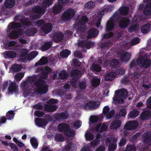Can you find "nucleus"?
<instances>
[{"label":"nucleus","mask_w":151,"mask_h":151,"mask_svg":"<svg viewBox=\"0 0 151 151\" xmlns=\"http://www.w3.org/2000/svg\"><path fill=\"white\" fill-rule=\"evenodd\" d=\"M85 136L86 139L89 141L93 139L94 137L93 135L88 132H86Z\"/></svg>","instance_id":"nucleus-59"},{"label":"nucleus","mask_w":151,"mask_h":151,"mask_svg":"<svg viewBox=\"0 0 151 151\" xmlns=\"http://www.w3.org/2000/svg\"><path fill=\"white\" fill-rule=\"evenodd\" d=\"M142 139L144 142L147 143L151 141V134L149 132H145L142 135Z\"/></svg>","instance_id":"nucleus-23"},{"label":"nucleus","mask_w":151,"mask_h":151,"mask_svg":"<svg viewBox=\"0 0 151 151\" xmlns=\"http://www.w3.org/2000/svg\"><path fill=\"white\" fill-rule=\"evenodd\" d=\"M71 53V51L68 49L63 50L60 52V55L62 58L68 57Z\"/></svg>","instance_id":"nucleus-44"},{"label":"nucleus","mask_w":151,"mask_h":151,"mask_svg":"<svg viewBox=\"0 0 151 151\" xmlns=\"http://www.w3.org/2000/svg\"><path fill=\"white\" fill-rule=\"evenodd\" d=\"M138 125V123L136 121H130L126 124L124 127L126 129L133 130L135 129Z\"/></svg>","instance_id":"nucleus-7"},{"label":"nucleus","mask_w":151,"mask_h":151,"mask_svg":"<svg viewBox=\"0 0 151 151\" xmlns=\"http://www.w3.org/2000/svg\"><path fill=\"white\" fill-rule=\"evenodd\" d=\"M7 91L9 93L17 94L19 92L18 86L15 82H11L9 84Z\"/></svg>","instance_id":"nucleus-4"},{"label":"nucleus","mask_w":151,"mask_h":151,"mask_svg":"<svg viewBox=\"0 0 151 151\" xmlns=\"http://www.w3.org/2000/svg\"><path fill=\"white\" fill-rule=\"evenodd\" d=\"M100 79L98 78H93L91 80V85L94 87H96L100 84Z\"/></svg>","instance_id":"nucleus-42"},{"label":"nucleus","mask_w":151,"mask_h":151,"mask_svg":"<svg viewBox=\"0 0 151 151\" xmlns=\"http://www.w3.org/2000/svg\"><path fill=\"white\" fill-rule=\"evenodd\" d=\"M76 148V146L72 142L68 143L65 146L64 150L65 151H73Z\"/></svg>","instance_id":"nucleus-33"},{"label":"nucleus","mask_w":151,"mask_h":151,"mask_svg":"<svg viewBox=\"0 0 151 151\" xmlns=\"http://www.w3.org/2000/svg\"><path fill=\"white\" fill-rule=\"evenodd\" d=\"M147 4L145 5L143 11L144 14L146 15H151V0H143Z\"/></svg>","instance_id":"nucleus-8"},{"label":"nucleus","mask_w":151,"mask_h":151,"mask_svg":"<svg viewBox=\"0 0 151 151\" xmlns=\"http://www.w3.org/2000/svg\"><path fill=\"white\" fill-rule=\"evenodd\" d=\"M19 22L23 24L26 26H30L32 25V22L29 21V19L28 17H23L20 19Z\"/></svg>","instance_id":"nucleus-28"},{"label":"nucleus","mask_w":151,"mask_h":151,"mask_svg":"<svg viewBox=\"0 0 151 151\" xmlns=\"http://www.w3.org/2000/svg\"><path fill=\"white\" fill-rule=\"evenodd\" d=\"M16 42L14 41H12L4 43V48L7 50L13 49L11 47H14L16 44Z\"/></svg>","instance_id":"nucleus-32"},{"label":"nucleus","mask_w":151,"mask_h":151,"mask_svg":"<svg viewBox=\"0 0 151 151\" xmlns=\"http://www.w3.org/2000/svg\"><path fill=\"white\" fill-rule=\"evenodd\" d=\"M99 30L96 29L91 28L88 31V38H92L95 37L98 35Z\"/></svg>","instance_id":"nucleus-12"},{"label":"nucleus","mask_w":151,"mask_h":151,"mask_svg":"<svg viewBox=\"0 0 151 151\" xmlns=\"http://www.w3.org/2000/svg\"><path fill=\"white\" fill-rule=\"evenodd\" d=\"M93 44V43L91 42L88 41H82L78 43V45L79 46L83 48H85L90 47Z\"/></svg>","instance_id":"nucleus-17"},{"label":"nucleus","mask_w":151,"mask_h":151,"mask_svg":"<svg viewBox=\"0 0 151 151\" xmlns=\"http://www.w3.org/2000/svg\"><path fill=\"white\" fill-rule=\"evenodd\" d=\"M114 33L112 32H110L108 33L104 34L103 36V38L105 39H109L113 37Z\"/></svg>","instance_id":"nucleus-60"},{"label":"nucleus","mask_w":151,"mask_h":151,"mask_svg":"<svg viewBox=\"0 0 151 151\" xmlns=\"http://www.w3.org/2000/svg\"><path fill=\"white\" fill-rule=\"evenodd\" d=\"M75 132L73 130H68L64 132V134L68 137L73 136L75 135Z\"/></svg>","instance_id":"nucleus-57"},{"label":"nucleus","mask_w":151,"mask_h":151,"mask_svg":"<svg viewBox=\"0 0 151 151\" xmlns=\"http://www.w3.org/2000/svg\"><path fill=\"white\" fill-rule=\"evenodd\" d=\"M75 14V12L73 9H68L64 12L62 15V18L64 21L68 20L74 16Z\"/></svg>","instance_id":"nucleus-3"},{"label":"nucleus","mask_w":151,"mask_h":151,"mask_svg":"<svg viewBox=\"0 0 151 151\" xmlns=\"http://www.w3.org/2000/svg\"><path fill=\"white\" fill-rule=\"evenodd\" d=\"M32 11L41 17L45 13L46 9L43 6L41 7L40 6H35L32 8Z\"/></svg>","instance_id":"nucleus-6"},{"label":"nucleus","mask_w":151,"mask_h":151,"mask_svg":"<svg viewBox=\"0 0 151 151\" xmlns=\"http://www.w3.org/2000/svg\"><path fill=\"white\" fill-rule=\"evenodd\" d=\"M56 106L52 105H45L44 106L45 110L49 112H51L55 111L57 109Z\"/></svg>","instance_id":"nucleus-35"},{"label":"nucleus","mask_w":151,"mask_h":151,"mask_svg":"<svg viewBox=\"0 0 151 151\" xmlns=\"http://www.w3.org/2000/svg\"><path fill=\"white\" fill-rule=\"evenodd\" d=\"M115 113V111L113 110L109 111L105 115L106 118L108 119H110L114 116Z\"/></svg>","instance_id":"nucleus-61"},{"label":"nucleus","mask_w":151,"mask_h":151,"mask_svg":"<svg viewBox=\"0 0 151 151\" xmlns=\"http://www.w3.org/2000/svg\"><path fill=\"white\" fill-rule=\"evenodd\" d=\"M62 8V6L58 3V5H55L53 8L52 12L55 14H57L60 13Z\"/></svg>","instance_id":"nucleus-41"},{"label":"nucleus","mask_w":151,"mask_h":151,"mask_svg":"<svg viewBox=\"0 0 151 151\" xmlns=\"http://www.w3.org/2000/svg\"><path fill=\"white\" fill-rule=\"evenodd\" d=\"M35 123L38 126L43 127L46 125L47 122L45 119L40 118H37L35 121Z\"/></svg>","instance_id":"nucleus-30"},{"label":"nucleus","mask_w":151,"mask_h":151,"mask_svg":"<svg viewBox=\"0 0 151 151\" xmlns=\"http://www.w3.org/2000/svg\"><path fill=\"white\" fill-rule=\"evenodd\" d=\"M38 54V52L37 51H34L31 52L29 55L28 60H31L34 58Z\"/></svg>","instance_id":"nucleus-50"},{"label":"nucleus","mask_w":151,"mask_h":151,"mask_svg":"<svg viewBox=\"0 0 151 151\" xmlns=\"http://www.w3.org/2000/svg\"><path fill=\"white\" fill-rule=\"evenodd\" d=\"M30 140L32 145L35 148L37 147L38 146V143L36 139L33 138H31Z\"/></svg>","instance_id":"nucleus-63"},{"label":"nucleus","mask_w":151,"mask_h":151,"mask_svg":"<svg viewBox=\"0 0 151 151\" xmlns=\"http://www.w3.org/2000/svg\"><path fill=\"white\" fill-rule=\"evenodd\" d=\"M130 54L127 52H122L120 55L122 61L127 62L129 61L131 57Z\"/></svg>","instance_id":"nucleus-22"},{"label":"nucleus","mask_w":151,"mask_h":151,"mask_svg":"<svg viewBox=\"0 0 151 151\" xmlns=\"http://www.w3.org/2000/svg\"><path fill=\"white\" fill-rule=\"evenodd\" d=\"M41 70L43 76H41L40 78L44 79H46L47 78L48 74L52 71V69L48 67H46Z\"/></svg>","instance_id":"nucleus-14"},{"label":"nucleus","mask_w":151,"mask_h":151,"mask_svg":"<svg viewBox=\"0 0 151 151\" xmlns=\"http://www.w3.org/2000/svg\"><path fill=\"white\" fill-rule=\"evenodd\" d=\"M52 24L50 23H46L41 28L42 31L46 34L52 31Z\"/></svg>","instance_id":"nucleus-13"},{"label":"nucleus","mask_w":151,"mask_h":151,"mask_svg":"<svg viewBox=\"0 0 151 151\" xmlns=\"http://www.w3.org/2000/svg\"><path fill=\"white\" fill-rule=\"evenodd\" d=\"M129 8L126 6H122L119 9V12L121 15H127L129 13Z\"/></svg>","instance_id":"nucleus-34"},{"label":"nucleus","mask_w":151,"mask_h":151,"mask_svg":"<svg viewBox=\"0 0 151 151\" xmlns=\"http://www.w3.org/2000/svg\"><path fill=\"white\" fill-rule=\"evenodd\" d=\"M115 26V22L109 19L106 23L105 29L106 32L112 31L114 29Z\"/></svg>","instance_id":"nucleus-20"},{"label":"nucleus","mask_w":151,"mask_h":151,"mask_svg":"<svg viewBox=\"0 0 151 151\" xmlns=\"http://www.w3.org/2000/svg\"><path fill=\"white\" fill-rule=\"evenodd\" d=\"M151 116V112L146 111L143 112L141 116V118L143 120L148 119Z\"/></svg>","instance_id":"nucleus-43"},{"label":"nucleus","mask_w":151,"mask_h":151,"mask_svg":"<svg viewBox=\"0 0 151 151\" xmlns=\"http://www.w3.org/2000/svg\"><path fill=\"white\" fill-rule=\"evenodd\" d=\"M150 24L147 23L144 25H143L141 28V31L143 33H146L150 31Z\"/></svg>","instance_id":"nucleus-38"},{"label":"nucleus","mask_w":151,"mask_h":151,"mask_svg":"<svg viewBox=\"0 0 151 151\" xmlns=\"http://www.w3.org/2000/svg\"><path fill=\"white\" fill-rule=\"evenodd\" d=\"M120 17V16L119 13L115 12L114 13V15L110 18L109 19L114 22L115 21H117Z\"/></svg>","instance_id":"nucleus-54"},{"label":"nucleus","mask_w":151,"mask_h":151,"mask_svg":"<svg viewBox=\"0 0 151 151\" xmlns=\"http://www.w3.org/2000/svg\"><path fill=\"white\" fill-rule=\"evenodd\" d=\"M39 79L36 81L34 82V85L37 87V88H39L40 86L44 85L46 84V82L45 81L43 80L42 78H41Z\"/></svg>","instance_id":"nucleus-39"},{"label":"nucleus","mask_w":151,"mask_h":151,"mask_svg":"<svg viewBox=\"0 0 151 151\" xmlns=\"http://www.w3.org/2000/svg\"><path fill=\"white\" fill-rule=\"evenodd\" d=\"M137 63L139 66L142 68H147L151 65V60L142 56L138 58Z\"/></svg>","instance_id":"nucleus-1"},{"label":"nucleus","mask_w":151,"mask_h":151,"mask_svg":"<svg viewBox=\"0 0 151 151\" xmlns=\"http://www.w3.org/2000/svg\"><path fill=\"white\" fill-rule=\"evenodd\" d=\"M91 68L92 70L97 72H100L101 69V67L97 64H93Z\"/></svg>","instance_id":"nucleus-51"},{"label":"nucleus","mask_w":151,"mask_h":151,"mask_svg":"<svg viewBox=\"0 0 151 151\" xmlns=\"http://www.w3.org/2000/svg\"><path fill=\"white\" fill-rule=\"evenodd\" d=\"M124 96V95H115L113 98L112 103L115 104L123 103L124 101L123 97Z\"/></svg>","instance_id":"nucleus-15"},{"label":"nucleus","mask_w":151,"mask_h":151,"mask_svg":"<svg viewBox=\"0 0 151 151\" xmlns=\"http://www.w3.org/2000/svg\"><path fill=\"white\" fill-rule=\"evenodd\" d=\"M138 27V25L137 24L132 25L128 28V32L130 33L136 32L137 29Z\"/></svg>","instance_id":"nucleus-55"},{"label":"nucleus","mask_w":151,"mask_h":151,"mask_svg":"<svg viewBox=\"0 0 151 151\" xmlns=\"http://www.w3.org/2000/svg\"><path fill=\"white\" fill-rule=\"evenodd\" d=\"M128 93L129 92L127 89L122 88L116 90L114 94H128Z\"/></svg>","instance_id":"nucleus-45"},{"label":"nucleus","mask_w":151,"mask_h":151,"mask_svg":"<svg viewBox=\"0 0 151 151\" xmlns=\"http://www.w3.org/2000/svg\"><path fill=\"white\" fill-rule=\"evenodd\" d=\"M3 55L5 58H9L13 59L15 58L17 56L16 52L13 51H6L3 52Z\"/></svg>","instance_id":"nucleus-16"},{"label":"nucleus","mask_w":151,"mask_h":151,"mask_svg":"<svg viewBox=\"0 0 151 151\" xmlns=\"http://www.w3.org/2000/svg\"><path fill=\"white\" fill-rule=\"evenodd\" d=\"M81 74V71L76 69H73L70 72V76L73 78H78Z\"/></svg>","instance_id":"nucleus-31"},{"label":"nucleus","mask_w":151,"mask_h":151,"mask_svg":"<svg viewBox=\"0 0 151 151\" xmlns=\"http://www.w3.org/2000/svg\"><path fill=\"white\" fill-rule=\"evenodd\" d=\"M24 75V74L23 73H19L15 75V78L16 80L20 81L23 77Z\"/></svg>","instance_id":"nucleus-62"},{"label":"nucleus","mask_w":151,"mask_h":151,"mask_svg":"<svg viewBox=\"0 0 151 151\" xmlns=\"http://www.w3.org/2000/svg\"><path fill=\"white\" fill-rule=\"evenodd\" d=\"M55 139L56 141H62L64 139L62 135L60 134H56Z\"/></svg>","instance_id":"nucleus-58"},{"label":"nucleus","mask_w":151,"mask_h":151,"mask_svg":"<svg viewBox=\"0 0 151 151\" xmlns=\"http://www.w3.org/2000/svg\"><path fill=\"white\" fill-rule=\"evenodd\" d=\"M19 31L17 30L12 31L9 35V37L11 39H17L19 37Z\"/></svg>","instance_id":"nucleus-27"},{"label":"nucleus","mask_w":151,"mask_h":151,"mask_svg":"<svg viewBox=\"0 0 151 151\" xmlns=\"http://www.w3.org/2000/svg\"><path fill=\"white\" fill-rule=\"evenodd\" d=\"M107 126L104 124H100L97 125L95 128V130L100 133L105 131L107 129Z\"/></svg>","instance_id":"nucleus-19"},{"label":"nucleus","mask_w":151,"mask_h":151,"mask_svg":"<svg viewBox=\"0 0 151 151\" xmlns=\"http://www.w3.org/2000/svg\"><path fill=\"white\" fill-rule=\"evenodd\" d=\"M63 34L60 32H57L53 34V39L55 42H58L63 39Z\"/></svg>","instance_id":"nucleus-11"},{"label":"nucleus","mask_w":151,"mask_h":151,"mask_svg":"<svg viewBox=\"0 0 151 151\" xmlns=\"http://www.w3.org/2000/svg\"><path fill=\"white\" fill-rule=\"evenodd\" d=\"M22 68L21 65L15 64L13 65L12 69L14 72H18L20 71Z\"/></svg>","instance_id":"nucleus-48"},{"label":"nucleus","mask_w":151,"mask_h":151,"mask_svg":"<svg viewBox=\"0 0 151 151\" xmlns=\"http://www.w3.org/2000/svg\"><path fill=\"white\" fill-rule=\"evenodd\" d=\"M21 86L23 91V94H29L31 88L27 82L24 81L21 83Z\"/></svg>","instance_id":"nucleus-10"},{"label":"nucleus","mask_w":151,"mask_h":151,"mask_svg":"<svg viewBox=\"0 0 151 151\" xmlns=\"http://www.w3.org/2000/svg\"><path fill=\"white\" fill-rule=\"evenodd\" d=\"M37 29L35 27H31L27 29L25 31V33L27 36H31L37 32Z\"/></svg>","instance_id":"nucleus-24"},{"label":"nucleus","mask_w":151,"mask_h":151,"mask_svg":"<svg viewBox=\"0 0 151 151\" xmlns=\"http://www.w3.org/2000/svg\"><path fill=\"white\" fill-rule=\"evenodd\" d=\"M121 124V122L120 120H115L111 123L110 127L112 129H115L118 128Z\"/></svg>","instance_id":"nucleus-21"},{"label":"nucleus","mask_w":151,"mask_h":151,"mask_svg":"<svg viewBox=\"0 0 151 151\" xmlns=\"http://www.w3.org/2000/svg\"><path fill=\"white\" fill-rule=\"evenodd\" d=\"M52 44L51 41L46 42L43 45L41 46L40 49L42 51H46L51 47Z\"/></svg>","instance_id":"nucleus-29"},{"label":"nucleus","mask_w":151,"mask_h":151,"mask_svg":"<svg viewBox=\"0 0 151 151\" xmlns=\"http://www.w3.org/2000/svg\"><path fill=\"white\" fill-rule=\"evenodd\" d=\"M48 61L47 57H42L35 64L36 66H38L39 65H45L48 63Z\"/></svg>","instance_id":"nucleus-37"},{"label":"nucleus","mask_w":151,"mask_h":151,"mask_svg":"<svg viewBox=\"0 0 151 151\" xmlns=\"http://www.w3.org/2000/svg\"><path fill=\"white\" fill-rule=\"evenodd\" d=\"M8 27L11 29L20 28L22 27V24L19 22H13L9 23Z\"/></svg>","instance_id":"nucleus-25"},{"label":"nucleus","mask_w":151,"mask_h":151,"mask_svg":"<svg viewBox=\"0 0 151 151\" xmlns=\"http://www.w3.org/2000/svg\"><path fill=\"white\" fill-rule=\"evenodd\" d=\"M49 86L46 83L40 87L36 88V91L40 94H45L46 93L48 90Z\"/></svg>","instance_id":"nucleus-9"},{"label":"nucleus","mask_w":151,"mask_h":151,"mask_svg":"<svg viewBox=\"0 0 151 151\" xmlns=\"http://www.w3.org/2000/svg\"><path fill=\"white\" fill-rule=\"evenodd\" d=\"M88 21V19L86 16H82L79 22V24L81 25H84Z\"/></svg>","instance_id":"nucleus-52"},{"label":"nucleus","mask_w":151,"mask_h":151,"mask_svg":"<svg viewBox=\"0 0 151 151\" xmlns=\"http://www.w3.org/2000/svg\"><path fill=\"white\" fill-rule=\"evenodd\" d=\"M115 74L114 72H110L106 74L105 77V79L107 81H111L115 78Z\"/></svg>","instance_id":"nucleus-36"},{"label":"nucleus","mask_w":151,"mask_h":151,"mask_svg":"<svg viewBox=\"0 0 151 151\" xmlns=\"http://www.w3.org/2000/svg\"><path fill=\"white\" fill-rule=\"evenodd\" d=\"M130 21V19L127 17H123L119 21L118 26L120 28L125 29L129 24Z\"/></svg>","instance_id":"nucleus-5"},{"label":"nucleus","mask_w":151,"mask_h":151,"mask_svg":"<svg viewBox=\"0 0 151 151\" xmlns=\"http://www.w3.org/2000/svg\"><path fill=\"white\" fill-rule=\"evenodd\" d=\"M59 76L61 79H66L68 78V75L66 71L63 70L59 74Z\"/></svg>","instance_id":"nucleus-47"},{"label":"nucleus","mask_w":151,"mask_h":151,"mask_svg":"<svg viewBox=\"0 0 151 151\" xmlns=\"http://www.w3.org/2000/svg\"><path fill=\"white\" fill-rule=\"evenodd\" d=\"M119 63V60L115 59H113L110 61V66L113 68H116Z\"/></svg>","instance_id":"nucleus-53"},{"label":"nucleus","mask_w":151,"mask_h":151,"mask_svg":"<svg viewBox=\"0 0 151 151\" xmlns=\"http://www.w3.org/2000/svg\"><path fill=\"white\" fill-rule=\"evenodd\" d=\"M58 128L60 132H64L69 130L70 128L68 125L64 123L59 124L58 126Z\"/></svg>","instance_id":"nucleus-26"},{"label":"nucleus","mask_w":151,"mask_h":151,"mask_svg":"<svg viewBox=\"0 0 151 151\" xmlns=\"http://www.w3.org/2000/svg\"><path fill=\"white\" fill-rule=\"evenodd\" d=\"M15 4L14 0H6L4 5L7 8H11L14 6Z\"/></svg>","instance_id":"nucleus-40"},{"label":"nucleus","mask_w":151,"mask_h":151,"mask_svg":"<svg viewBox=\"0 0 151 151\" xmlns=\"http://www.w3.org/2000/svg\"><path fill=\"white\" fill-rule=\"evenodd\" d=\"M136 148L133 145H129L127 146L125 149V151H135Z\"/></svg>","instance_id":"nucleus-64"},{"label":"nucleus","mask_w":151,"mask_h":151,"mask_svg":"<svg viewBox=\"0 0 151 151\" xmlns=\"http://www.w3.org/2000/svg\"><path fill=\"white\" fill-rule=\"evenodd\" d=\"M53 1V0H45L42 2V5L46 9L52 4Z\"/></svg>","instance_id":"nucleus-46"},{"label":"nucleus","mask_w":151,"mask_h":151,"mask_svg":"<svg viewBox=\"0 0 151 151\" xmlns=\"http://www.w3.org/2000/svg\"><path fill=\"white\" fill-rule=\"evenodd\" d=\"M99 104L94 101H89L87 103L85 104L84 108L85 109L96 108L99 106Z\"/></svg>","instance_id":"nucleus-18"},{"label":"nucleus","mask_w":151,"mask_h":151,"mask_svg":"<svg viewBox=\"0 0 151 151\" xmlns=\"http://www.w3.org/2000/svg\"><path fill=\"white\" fill-rule=\"evenodd\" d=\"M139 114V111L136 110H134L129 112V116L131 118H134L137 116Z\"/></svg>","instance_id":"nucleus-49"},{"label":"nucleus","mask_w":151,"mask_h":151,"mask_svg":"<svg viewBox=\"0 0 151 151\" xmlns=\"http://www.w3.org/2000/svg\"><path fill=\"white\" fill-rule=\"evenodd\" d=\"M117 139L114 137H109L106 139V145H109L108 150L109 151H114L116 148Z\"/></svg>","instance_id":"nucleus-2"},{"label":"nucleus","mask_w":151,"mask_h":151,"mask_svg":"<svg viewBox=\"0 0 151 151\" xmlns=\"http://www.w3.org/2000/svg\"><path fill=\"white\" fill-rule=\"evenodd\" d=\"M57 116L59 119L63 120L66 119L68 115L66 113H63L58 114Z\"/></svg>","instance_id":"nucleus-56"}]
</instances>
